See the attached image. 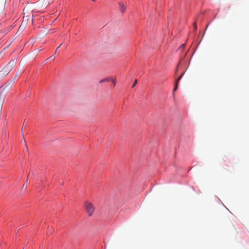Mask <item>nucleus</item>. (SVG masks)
<instances>
[{
  "label": "nucleus",
  "instance_id": "1",
  "mask_svg": "<svg viewBox=\"0 0 249 249\" xmlns=\"http://www.w3.org/2000/svg\"><path fill=\"white\" fill-rule=\"evenodd\" d=\"M17 60L14 59L9 62L1 71L3 75H7L16 65Z\"/></svg>",
  "mask_w": 249,
  "mask_h": 249
},
{
  "label": "nucleus",
  "instance_id": "2",
  "mask_svg": "<svg viewBox=\"0 0 249 249\" xmlns=\"http://www.w3.org/2000/svg\"><path fill=\"white\" fill-rule=\"evenodd\" d=\"M85 209L89 216H92L95 211V207L93 204L89 201H86L84 205Z\"/></svg>",
  "mask_w": 249,
  "mask_h": 249
},
{
  "label": "nucleus",
  "instance_id": "3",
  "mask_svg": "<svg viewBox=\"0 0 249 249\" xmlns=\"http://www.w3.org/2000/svg\"><path fill=\"white\" fill-rule=\"evenodd\" d=\"M6 94V92L5 91V88L0 87V111L2 108Z\"/></svg>",
  "mask_w": 249,
  "mask_h": 249
},
{
  "label": "nucleus",
  "instance_id": "4",
  "mask_svg": "<svg viewBox=\"0 0 249 249\" xmlns=\"http://www.w3.org/2000/svg\"><path fill=\"white\" fill-rule=\"evenodd\" d=\"M119 4L120 5V10L122 13H124V11L125 10L126 7L124 4L122 2H120L119 3Z\"/></svg>",
  "mask_w": 249,
  "mask_h": 249
},
{
  "label": "nucleus",
  "instance_id": "5",
  "mask_svg": "<svg viewBox=\"0 0 249 249\" xmlns=\"http://www.w3.org/2000/svg\"><path fill=\"white\" fill-rule=\"evenodd\" d=\"M181 77H182V75H180L178 77V78L177 80L174 89H173V92H175L177 89L178 87V82L180 80V79H181Z\"/></svg>",
  "mask_w": 249,
  "mask_h": 249
},
{
  "label": "nucleus",
  "instance_id": "6",
  "mask_svg": "<svg viewBox=\"0 0 249 249\" xmlns=\"http://www.w3.org/2000/svg\"><path fill=\"white\" fill-rule=\"evenodd\" d=\"M27 187V180L24 183L22 187V190L25 191Z\"/></svg>",
  "mask_w": 249,
  "mask_h": 249
},
{
  "label": "nucleus",
  "instance_id": "7",
  "mask_svg": "<svg viewBox=\"0 0 249 249\" xmlns=\"http://www.w3.org/2000/svg\"><path fill=\"white\" fill-rule=\"evenodd\" d=\"M111 81L112 82V83H113V86L114 87L116 84V81H115V79H111Z\"/></svg>",
  "mask_w": 249,
  "mask_h": 249
},
{
  "label": "nucleus",
  "instance_id": "8",
  "mask_svg": "<svg viewBox=\"0 0 249 249\" xmlns=\"http://www.w3.org/2000/svg\"><path fill=\"white\" fill-rule=\"evenodd\" d=\"M137 80H135L133 83L132 88L134 87L135 86V85L137 84Z\"/></svg>",
  "mask_w": 249,
  "mask_h": 249
},
{
  "label": "nucleus",
  "instance_id": "9",
  "mask_svg": "<svg viewBox=\"0 0 249 249\" xmlns=\"http://www.w3.org/2000/svg\"><path fill=\"white\" fill-rule=\"evenodd\" d=\"M194 29H195V30H196V22H195V23H194Z\"/></svg>",
  "mask_w": 249,
  "mask_h": 249
},
{
  "label": "nucleus",
  "instance_id": "10",
  "mask_svg": "<svg viewBox=\"0 0 249 249\" xmlns=\"http://www.w3.org/2000/svg\"><path fill=\"white\" fill-rule=\"evenodd\" d=\"M18 71H19V70L17 72V73H16L15 76V78H16V77L18 76Z\"/></svg>",
  "mask_w": 249,
  "mask_h": 249
},
{
  "label": "nucleus",
  "instance_id": "11",
  "mask_svg": "<svg viewBox=\"0 0 249 249\" xmlns=\"http://www.w3.org/2000/svg\"><path fill=\"white\" fill-rule=\"evenodd\" d=\"M106 80H107V79H103V80H102L101 81H100V83H101V82H103V81H106Z\"/></svg>",
  "mask_w": 249,
  "mask_h": 249
},
{
  "label": "nucleus",
  "instance_id": "12",
  "mask_svg": "<svg viewBox=\"0 0 249 249\" xmlns=\"http://www.w3.org/2000/svg\"><path fill=\"white\" fill-rule=\"evenodd\" d=\"M61 45H62V44H61L59 47H58L57 48V49H56V51H57L58 49H59V48L60 47V46H61Z\"/></svg>",
  "mask_w": 249,
  "mask_h": 249
},
{
  "label": "nucleus",
  "instance_id": "13",
  "mask_svg": "<svg viewBox=\"0 0 249 249\" xmlns=\"http://www.w3.org/2000/svg\"><path fill=\"white\" fill-rule=\"evenodd\" d=\"M93 1H95L96 0H92Z\"/></svg>",
  "mask_w": 249,
  "mask_h": 249
}]
</instances>
